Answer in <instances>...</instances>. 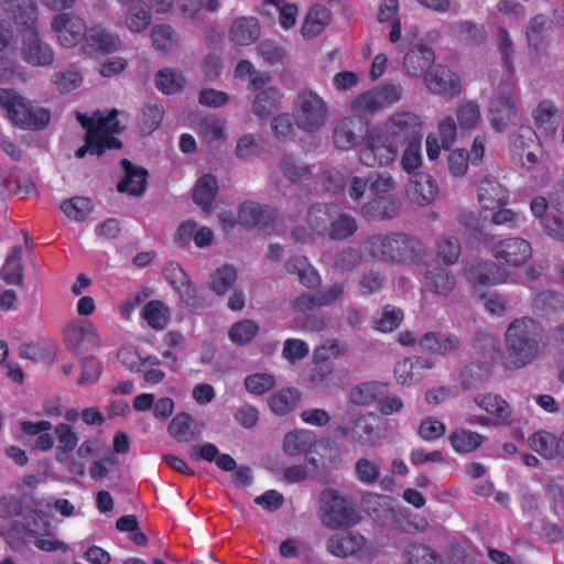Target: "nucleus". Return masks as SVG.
I'll return each instance as SVG.
<instances>
[{
    "label": "nucleus",
    "mask_w": 564,
    "mask_h": 564,
    "mask_svg": "<svg viewBox=\"0 0 564 564\" xmlns=\"http://www.w3.org/2000/svg\"><path fill=\"white\" fill-rule=\"evenodd\" d=\"M294 122L296 127L307 133H315L328 120V105L315 90L301 89L293 100Z\"/></svg>",
    "instance_id": "nucleus-7"
},
{
    "label": "nucleus",
    "mask_w": 564,
    "mask_h": 564,
    "mask_svg": "<svg viewBox=\"0 0 564 564\" xmlns=\"http://www.w3.org/2000/svg\"><path fill=\"white\" fill-rule=\"evenodd\" d=\"M286 269L289 273L296 274L300 282L308 289L317 288L322 282L317 270L305 257L290 259L286 263Z\"/></svg>",
    "instance_id": "nucleus-39"
},
{
    "label": "nucleus",
    "mask_w": 564,
    "mask_h": 564,
    "mask_svg": "<svg viewBox=\"0 0 564 564\" xmlns=\"http://www.w3.org/2000/svg\"><path fill=\"white\" fill-rule=\"evenodd\" d=\"M475 404L486 412L497 424L511 426L520 422L509 402L500 394L480 392L474 397Z\"/></svg>",
    "instance_id": "nucleus-18"
},
{
    "label": "nucleus",
    "mask_w": 564,
    "mask_h": 564,
    "mask_svg": "<svg viewBox=\"0 0 564 564\" xmlns=\"http://www.w3.org/2000/svg\"><path fill=\"white\" fill-rule=\"evenodd\" d=\"M155 84L159 90L163 94L170 95L175 94L183 88L185 78L182 73L175 69L163 68L158 73Z\"/></svg>",
    "instance_id": "nucleus-55"
},
{
    "label": "nucleus",
    "mask_w": 564,
    "mask_h": 564,
    "mask_svg": "<svg viewBox=\"0 0 564 564\" xmlns=\"http://www.w3.org/2000/svg\"><path fill=\"white\" fill-rule=\"evenodd\" d=\"M497 39V47L499 53L501 54L502 62L507 68L509 75H513L514 73V44L508 32V30L503 26H499L496 32Z\"/></svg>",
    "instance_id": "nucleus-56"
},
{
    "label": "nucleus",
    "mask_w": 564,
    "mask_h": 564,
    "mask_svg": "<svg viewBox=\"0 0 564 564\" xmlns=\"http://www.w3.org/2000/svg\"><path fill=\"white\" fill-rule=\"evenodd\" d=\"M421 141L412 140L408 142L402 152L401 166L410 175L416 173L415 171L422 165Z\"/></svg>",
    "instance_id": "nucleus-57"
},
{
    "label": "nucleus",
    "mask_w": 564,
    "mask_h": 564,
    "mask_svg": "<svg viewBox=\"0 0 564 564\" xmlns=\"http://www.w3.org/2000/svg\"><path fill=\"white\" fill-rule=\"evenodd\" d=\"M434 367V362L422 357H408L394 366V378L399 384L411 386L423 378V372Z\"/></svg>",
    "instance_id": "nucleus-26"
},
{
    "label": "nucleus",
    "mask_w": 564,
    "mask_h": 564,
    "mask_svg": "<svg viewBox=\"0 0 564 564\" xmlns=\"http://www.w3.org/2000/svg\"><path fill=\"white\" fill-rule=\"evenodd\" d=\"M360 119L348 117L339 120L333 132V142L339 150H349L358 144L359 135L357 131L361 130Z\"/></svg>",
    "instance_id": "nucleus-33"
},
{
    "label": "nucleus",
    "mask_w": 564,
    "mask_h": 564,
    "mask_svg": "<svg viewBox=\"0 0 564 564\" xmlns=\"http://www.w3.org/2000/svg\"><path fill=\"white\" fill-rule=\"evenodd\" d=\"M152 42L160 51H170L177 45L178 39L174 30L169 25H156L151 31Z\"/></svg>",
    "instance_id": "nucleus-61"
},
{
    "label": "nucleus",
    "mask_w": 564,
    "mask_h": 564,
    "mask_svg": "<svg viewBox=\"0 0 564 564\" xmlns=\"http://www.w3.org/2000/svg\"><path fill=\"white\" fill-rule=\"evenodd\" d=\"M0 8L21 33V58L31 66H50L54 62V52L37 34V7L33 1L0 0Z\"/></svg>",
    "instance_id": "nucleus-1"
},
{
    "label": "nucleus",
    "mask_w": 564,
    "mask_h": 564,
    "mask_svg": "<svg viewBox=\"0 0 564 564\" xmlns=\"http://www.w3.org/2000/svg\"><path fill=\"white\" fill-rule=\"evenodd\" d=\"M57 42L64 47H74L85 40L87 28L85 21L69 13L56 14L51 22Z\"/></svg>",
    "instance_id": "nucleus-16"
},
{
    "label": "nucleus",
    "mask_w": 564,
    "mask_h": 564,
    "mask_svg": "<svg viewBox=\"0 0 564 564\" xmlns=\"http://www.w3.org/2000/svg\"><path fill=\"white\" fill-rule=\"evenodd\" d=\"M335 205L315 204L310 207L306 215V226L293 229L292 237L299 242L313 241L315 237H326Z\"/></svg>",
    "instance_id": "nucleus-13"
},
{
    "label": "nucleus",
    "mask_w": 564,
    "mask_h": 564,
    "mask_svg": "<svg viewBox=\"0 0 564 564\" xmlns=\"http://www.w3.org/2000/svg\"><path fill=\"white\" fill-rule=\"evenodd\" d=\"M121 47V40L118 34L97 25L87 30L85 37V48L89 53L108 54L118 51Z\"/></svg>",
    "instance_id": "nucleus-27"
},
{
    "label": "nucleus",
    "mask_w": 564,
    "mask_h": 564,
    "mask_svg": "<svg viewBox=\"0 0 564 564\" xmlns=\"http://www.w3.org/2000/svg\"><path fill=\"white\" fill-rule=\"evenodd\" d=\"M529 447L546 460H564V443L560 434L539 430L528 437Z\"/></svg>",
    "instance_id": "nucleus-21"
},
{
    "label": "nucleus",
    "mask_w": 564,
    "mask_h": 564,
    "mask_svg": "<svg viewBox=\"0 0 564 564\" xmlns=\"http://www.w3.org/2000/svg\"><path fill=\"white\" fill-rule=\"evenodd\" d=\"M372 414H360L351 419L350 425H338L337 431L344 437H352L356 442L367 445H376L379 436L370 424L369 417Z\"/></svg>",
    "instance_id": "nucleus-28"
},
{
    "label": "nucleus",
    "mask_w": 564,
    "mask_h": 564,
    "mask_svg": "<svg viewBox=\"0 0 564 564\" xmlns=\"http://www.w3.org/2000/svg\"><path fill=\"white\" fill-rule=\"evenodd\" d=\"M332 21V12L324 6L316 4L308 11L301 28L305 39H313L321 34Z\"/></svg>",
    "instance_id": "nucleus-37"
},
{
    "label": "nucleus",
    "mask_w": 564,
    "mask_h": 564,
    "mask_svg": "<svg viewBox=\"0 0 564 564\" xmlns=\"http://www.w3.org/2000/svg\"><path fill=\"white\" fill-rule=\"evenodd\" d=\"M510 154L516 164L529 170L541 161L543 151L539 137L531 127L521 126L511 135Z\"/></svg>",
    "instance_id": "nucleus-11"
},
{
    "label": "nucleus",
    "mask_w": 564,
    "mask_h": 564,
    "mask_svg": "<svg viewBox=\"0 0 564 564\" xmlns=\"http://www.w3.org/2000/svg\"><path fill=\"white\" fill-rule=\"evenodd\" d=\"M1 278L9 284H20L23 279L22 249L13 247L1 269Z\"/></svg>",
    "instance_id": "nucleus-45"
},
{
    "label": "nucleus",
    "mask_w": 564,
    "mask_h": 564,
    "mask_svg": "<svg viewBox=\"0 0 564 564\" xmlns=\"http://www.w3.org/2000/svg\"><path fill=\"white\" fill-rule=\"evenodd\" d=\"M453 31L462 41L473 45L481 44L487 39L485 26L469 20L454 23Z\"/></svg>",
    "instance_id": "nucleus-46"
},
{
    "label": "nucleus",
    "mask_w": 564,
    "mask_h": 564,
    "mask_svg": "<svg viewBox=\"0 0 564 564\" xmlns=\"http://www.w3.org/2000/svg\"><path fill=\"white\" fill-rule=\"evenodd\" d=\"M533 119L535 126L544 131L547 137H553L556 133L560 118L552 101L543 100L539 102L533 112Z\"/></svg>",
    "instance_id": "nucleus-38"
},
{
    "label": "nucleus",
    "mask_w": 564,
    "mask_h": 564,
    "mask_svg": "<svg viewBox=\"0 0 564 564\" xmlns=\"http://www.w3.org/2000/svg\"><path fill=\"white\" fill-rule=\"evenodd\" d=\"M121 165L124 176L118 183V191L132 196H140L147 187L148 172L145 169L134 166L130 161L123 159Z\"/></svg>",
    "instance_id": "nucleus-32"
},
{
    "label": "nucleus",
    "mask_w": 564,
    "mask_h": 564,
    "mask_svg": "<svg viewBox=\"0 0 564 564\" xmlns=\"http://www.w3.org/2000/svg\"><path fill=\"white\" fill-rule=\"evenodd\" d=\"M427 89L435 95L453 98L460 93L459 78L443 65L432 67L424 76Z\"/></svg>",
    "instance_id": "nucleus-19"
},
{
    "label": "nucleus",
    "mask_w": 564,
    "mask_h": 564,
    "mask_svg": "<svg viewBox=\"0 0 564 564\" xmlns=\"http://www.w3.org/2000/svg\"><path fill=\"white\" fill-rule=\"evenodd\" d=\"M150 22L151 14L144 7L134 4L129 8L126 17V25L129 31L140 33L149 26Z\"/></svg>",
    "instance_id": "nucleus-60"
},
{
    "label": "nucleus",
    "mask_w": 564,
    "mask_h": 564,
    "mask_svg": "<svg viewBox=\"0 0 564 564\" xmlns=\"http://www.w3.org/2000/svg\"><path fill=\"white\" fill-rule=\"evenodd\" d=\"M0 107L13 124L24 130L43 129L51 119L46 109L33 105L13 89L0 88Z\"/></svg>",
    "instance_id": "nucleus-5"
},
{
    "label": "nucleus",
    "mask_w": 564,
    "mask_h": 564,
    "mask_svg": "<svg viewBox=\"0 0 564 564\" xmlns=\"http://www.w3.org/2000/svg\"><path fill=\"white\" fill-rule=\"evenodd\" d=\"M507 276V272L490 260L475 261L466 270V278L474 286L500 284Z\"/></svg>",
    "instance_id": "nucleus-22"
},
{
    "label": "nucleus",
    "mask_w": 564,
    "mask_h": 564,
    "mask_svg": "<svg viewBox=\"0 0 564 564\" xmlns=\"http://www.w3.org/2000/svg\"><path fill=\"white\" fill-rule=\"evenodd\" d=\"M543 325L528 316L513 319L505 332L502 365L508 370H519L536 360L542 354Z\"/></svg>",
    "instance_id": "nucleus-2"
},
{
    "label": "nucleus",
    "mask_w": 564,
    "mask_h": 564,
    "mask_svg": "<svg viewBox=\"0 0 564 564\" xmlns=\"http://www.w3.org/2000/svg\"><path fill=\"white\" fill-rule=\"evenodd\" d=\"M371 198L362 207L366 217L390 219L400 210L401 200L397 195V183L388 173L376 174L369 185Z\"/></svg>",
    "instance_id": "nucleus-6"
},
{
    "label": "nucleus",
    "mask_w": 564,
    "mask_h": 564,
    "mask_svg": "<svg viewBox=\"0 0 564 564\" xmlns=\"http://www.w3.org/2000/svg\"><path fill=\"white\" fill-rule=\"evenodd\" d=\"M381 110L398 102L403 95V87L400 84L388 83L372 89Z\"/></svg>",
    "instance_id": "nucleus-62"
},
{
    "label": "nucleus",
    "mask_w": 564,
    "mask_h": 564,
    "mask_svg": "<svg viewBox=\"0 0 564 564\" xmlns=\"http://www.w3.org/2000/svg\"><path fill=\"white\" fill-rule=\"evenodd\" d=\"M318 517L323 525L330 530L349 528L359 522V516L351 505L335 490L321 494Z\"/></svg>",
    "instance_id": "nucleus-8"
},
{
    "label": "nucleus",
    "mask_w": 564,
    "mask_h": 564,
    "mask_svg": "<svg viewBox=\"0 0 564 564\" xmlns=\"http://www.w3.org/2000/svg\"><path fill=\"white\" fill-rule=\"evenodd\" d=\"M357 229L356 218L335 206L326 237L330 240H345L351 237Z\"/></svg>",
    "instance_id": "nucleus-35"
},
{
    "label": "nucleus",
    "mask_w": 564,
    "mask_h": 564,
    "mask_svg": "<svg viewBox=\"0 0 564 564\" xmlns=\"http://www.w3.org/2000/svg\"><path fill=\"white\" fill-rule=\"evenodd\" d=\"M260 36V25L254 18L237 19L229 31L231 42L237 45H250Z\"/></svg>",
    "instance_id": "nucleus-36"
},
{
    "label": "nucleus",
    "mask_w": 564,
    "mask_h": 564,
    "mask_svg": "<svg viewBox=\"0 0 564 564\" xmlns=\"http://www.w3.org/2000/svg\"><path fill=\"white\" fill-rule=\"evenodd\" d=\"M196 130L198 135L207 143L220 141L226 138L224 122L216 117H205L200 119Z\"/></svg>",
    "instance_id": "nucleus-52"
},
{
    "label": "nucleus",
    "mask_w": 564,
    "mask_h": 564,
    "mask_svg": "<svg viewBox=\"0 0 564 564\" xmlns=\"http://www.w3.org/2000/svg\"><path fill=\"white\" fill-rule=\"evenodd\" d=\"M478 199L482 208L495 209L507 203L508 191L494 176H484L477 187Z\"/></svg>",
    "instance_id": "nucleus-29"
},
{
    "label": "nucleus",
    "mask_w": 564,
    "mask_h": 564,
    "mask_svg": "<svg viewBox=\"0 0 564 564\" xmlns=\"http://www.w3.org/2000/svg\"><path fill=\"white\" fill-rule=\"evenodd\" d=\"M449 443L458 454L475 452L485 441V436L466 429H456L449 434Z\"/></svg>",
    "instance_id": "nucleus-40"
},
{
    "label": "nucleus",
    "mask_w": 564,
    "mask_h": 564,
    "mask_svg": "<svg viewBox=\"0 0 564 564\" xmlns=\"http://www.w3.org/2000/svg\"><path fill=\"white\" fill-rule=\"evenodd\" d=\"M280 171L285 178L293 183L307 180L312 174L310 165L297 161L292 155H284L281 159Z\"/></svg>",
    "instance_id": "nucleus-54"
},
{
    "label": "nucleus",
    "mask_w": 564,
    "mask_h": 564,
    "mask_svg": "<svg viewBox=\"0 0 564 564\" xmlns=\"http://www.w3.org/2000/svg\"><path fill=\"white\" fill-rule=\"evenodd\" d=\"M163 274L186 305L193 306L196 304L197 290L180 264L175 262L167 263L163 268Z\"/></svg>",
    "instance_id": "nucleus-25"
},
{
    "label": "nucleus",
    "mask_w": 564,
    "mask_h": 564,
    "mask_svg": "<svg viewBox=\"0 0 564 564\" xmlns=\"http://www.w3.org/2000/svg\"><path fill=\"white\" fill-rule=\"evenodd\" d=\"M399 151V144L381 129L367 135L366 144L360 150L361 164L369 167L388 166L394 162Z\"/></svg>",
    "instance_id": "nucleus-9"
},
{
    "label": "nucleus",
    "mask_w": 564,
    "mask_h": 564,
    "mask_svg": "<svg viewBox=\"0 0 564 564\" xmlns=\"http://www.w3.org/2000/svg\"><path fill=\"white\" fill-rule=\"evenodd\" d=\"M405 194L410 202L426 206L437 197L438 185L429 173L417 172L409 177Z\"/></svg>",
    "instance_id": "nucleus-20"
},
{
    "label": "nucleus",
    "mask_w": 564,
    "mask_h": 564,
    "mask_svg": "<svg viewBox=\"0 0 564 564\" xmlns=\"http://www.w3.org/2000/svg\"><path fill=\"white\" fill-rule=\"evenodd\" d=\"M40 521L44 522L42 516L36 511H32L24 517L23 522H14L12 525V531H14L18 535H23L24 538L35 539L34 545L41 551L67 552L68 546L61 540H57L51 535L37 538L39 531L41 529Z\"/></svg>",
    "instance_id": "nucleus-15"
},
{
    "label": "nucleus",
    "mask_w": 564,
    "mask_h": 564,
    "mask_svg": "<svg viewBox=\"0 0 564 564\" xmlns=\"http://www.w3.org/2000/svg\"><path fill=\"white\" fill-rule=\"evenodd\" d=\"M492 256L506 265L518 268L525 264L531 258L532 247L523 238H507L492 246Z\"/></svg>",
    "instance_id": "nucleus-17"
},
{
    "label": "nucleus",
    "mask_w": 564,
    "mask_h": 564,
    "mask_svg": "<svg viewBox=\"0 0 564 564\" xmlns=\"http://www.w3.org/2000/svg\"><path fill=\"white\" fill-rule=\"evenodd\" d=\"M457 124L460 131H470L481 119L480 107L475 101H466L456 109Z\"/></svg>",
    "instance_id": "nucleus-50"
},
{
    "label": "nucleus",
    "mask_w": 564,
    "mask_h": 564,
    "mask_svg": "<svg viewBox=\"0 0 564 564\" xmlns=\"http://www.w3.org/2000/svg\"><path fill=\"white\" fill-rule=\"evenodd\" d=\"M117 110H112L108 116L101 112L94 113L93 117L79 115L78 120L86 129V144L76 151V156L82 159L87 152L100 155L106 149H119L120 141L116 138L121 132L117 120Z\"/></svg>",
    "instance_id": "nucleus-4"
},
{
    "label": "nucleus",
    "mask_w": 564,
    "mask_h": 564,
    "mask_svg": "<svg viewBox=\"0 0 564 564\" xmlns=\"http://www.w3.org/2000/svg\"><path fill=\"white\" fill-rule=\"evenodd\" d=\"M236 280V270L230 265H223L210 274L208 285L216 294L223 295L235 284Z\"/></svg>",
    "instance_id": "nucleus-51"
},
{
    "label": "nucleus",
    "mask_w": 564,
    "mask_h": 564,
    "mask_svg": "<svg viewBox=\"0 0 564 564\" xmlns=\"http://www.w3.org/2000/svg\"><path fill=\"white\" fill-rule=\"evenodd\" d=\"M218 192V182L215 176L205 174L197 180L193 192L194 202L203 209H208Z\"/></svg>",
    "instance_id": "nucleus-42"
},
{
    "label": "nucleus",
    "mask_w": 564,
    "mask_h": 564,
    "mask_svg": "<svg viewBox=\"0 0 564 564\" xmlns=\"http://www.w3.org/2000/svg\"><path fill=\"white\" fill-rule=\"evenodd\" d=\"M403 321V312L395 306L387 305L377 317L373 318V328L381 333L393 332Z\"/></svg>",
    "instance_id": "nucleus-53"
},
{
    "label": "nucleus",
    "mask_w": 564,
    "mask_h": 564,
    "mask_svg": "<svg viewBox=\"0 0 564 564\" xmlns=\"http://www.w3.org/2000/svg\"><path fill=\"white\" fill-rule=\"evenodd\" d=\"M406 564H437L436 554L427 546L411 544L404 552Z\"/></svg>",
    "instance_id": "nucleus-64"
},
{
    "label": "nucleus",
    "mask_w": 564,
    "mask_h": 564,
    "mask_svg": "<svg viewBox=\"0 0 564 564\" xmlns=\"http://www.w3.org/2000/svg\"><path fill=\"white\" fill-rule=\"evenodd\" d=\"M314 443V436L310 431L290 432L284 437L283 448L288 455L296 456L307 451Z\"/></svg>",
    "instance_id": "nucleus-49"
},
{
    "label": "nucleus",
    "mask_w": 564,
    "mask_h": 564,
    "mask_svg": "<svg viewBox=\"0 0 564 564\" xmlns=\"http://www.w3.org/2000/svg\"><path fill=\"white\" fill-rule=\"evenodd\" d=\"M259 330V326L251 319H242L235 323L228 333L230 340L237 345H245L252 340Z\"/></svg>",
    "instance_id": "nucleus-58"
},
{
    "label": "nucleus",
    "mask_w": 564,
    "mask_h": 564,
    "mask_svg": "<svg viewBox=\"0 0 564 564\" xmlns=\"http://www.w3.org/2000/svg\"><path fill=\"white\" fill-rule=\"evenodd\" d=\"M546 25L547 19L543 14L534 15L528 23L525 31L527 45L534 54H542L547 47Z\"/></svg>",
    "instance_id": "nucleus-34"
},
{
    "label": "nucleus",
    "mask_w": 564,
    "mask_h": 564,
    "mask_svg": "<svg viewBox=\"0 0 564 564\" xmlns=\"http://www.w3.org/2000/svg\"><path fill=\"white\" fill-rule=\"evenodd\" d=\"M367 540L358 532L336 533L326 541V550L334 556L345 558L359 554L366 547Z\"/></svg>",
    "instance_id": "nucleus-23"
},
{
    "label": "nucleus",
    "mask_w": 564,
    "mask_h": 564,
    "mask_svg": "<svg viewBox=\"0 0 564 564\" xmlns=\"http://www.w3.org/2000/svg\"><path fill=\"white\" fill-rule=\"evenodd\" d=\"M434 54L426 46L411 48L404 56V69L408 75L420 76L433 62Z\"/></svg>",
    "instance_id": "nucleus-41"
},
{
    "label": "nucleus",
    "mask_w": 564,
    "mask_h": 564,
    "mask_svg": "<svg viewBox=\"0 0 564 564\" xmlns=\"http://www.w3.org/2000/svg\"><path fill=\"white\" fill-rule=\"evenodd\" d=\"M382 130L398 144L422 140L424 121L413 111L393 112L383 123Z\"/></svg>",
    "instance_id": "nucleus-12"
},
{
    "label": "nucleus",
    "mask_w": 564,
    "mask_h": 564,
    "mask_svg": "<svg viewBox=\"0 0 564 564\" xmlns=\"http://www.w3.org/2000/svg\"><path fill=\"white\" fill-rule=\"evenodd\" d=\"M355 471L357 479L365 485L375 484L380 476L379 465L367 457H361L356 462Z\"/></svg>",
    "instance_id": "nucleus-63"
},
{
    "label": "nucleus",
    "mask_w": 564,
    "mask_h": 564,
    "mask_svg": "<svg viewBox=\"0 0 564 564\" xmlns=\"http://www.w3.org/2000/svg\"><path fill=\"white\" fill-rule=\"evenodd\" d=\"M283 96L282 90L278 87L261 89L257 93L252 101V113L260 120L268 119L274 111L279 110Z\"/></svg>",
    "instance_id": "nucleus-31"
},
{
    "label": "nucleus",
    "mask_w": 564,
    "mask_h": 564,
    "mask_svg": "<svg viewBox=\"0 0 564 564\" xmlns=\"http://www.w3.org/2000/svg\"><path fill=\"white\" fill-rule=\"evenodd\" d=\"M364 252L384 263H417L426 256L424 243L405 234L373 235L361 243Z\"/></svg>",
    "instance_id": "nucleus-3"
},
{
    "label": "nucleus",
    "mask_w": 564,
    "mask_h": 564,
    "mask_svg": "<svg viewBox=\"0 0 564 564\" xmlns=\"http://www.w3.org/2000/svg\"><path fill=\"white\" fill-rule=\"evenodd\" d=\"M142 316L154 329H163L170 321L169 307L161 301H150L142 310Z\"/></svg>",
    "instance_id": "nucleus-48"
},
{
    "label": "nucleus",
    "mask_w": 564,
    "mask_h": 564,
    "mask_svg": "<svg viewBox=\"0 0 564 564\" xmlns=\"http://www.w3.org/2000/svg\"><path fill=\"white\" fill-rule=\"evenodd\" d=\"M93 203L86 197H74L61 205L63 213L70 219L82 221L93 210Z\"/></svg>",
    "instance_id": "nucleus-59"
},
{
    "label": "nucleus",
    "mask_w": 564,
    "mask_h": 564,
    "mask_svg": "<svg viewBox=\"0 0 564 564\" xmlns=\"http://www.w3.org/2000/svg\"><path fill=\"white\" fill-rule=\"evenodd\" d=\"M301 393L295 388L276 391L269 399V406L275 414L284 415L292 411L300 402Z\"/></svg>",
    "instance_id": "nucleus-44"
},
{
    "label": "nucleus",
    "mask_w": 564,
    "mask_h": 564,
    "mask_svg": "<svg viewBox=\"0 0 564 564\" xmlns=\"http://www.w3.org/2000/svg\"><path fill=\"white\" fill-rule=\"evenodd\" d=\"M275 218V213L272 208L253 203H243L238 213V223L243 227H267Z\"/></svg>",
    "instance_id": "nucleus-30"
},
{
    "label": "nucleus",
    "mask_w": 564,
    "mask_h": 564,
    "mask_svg": "<svg viewBox=\"0 0 564 564\" xmlns=\"http://www.w3.org/2000/svg\"><path fill=\"white\" fill-rule=\"evenodd\" d=\"M456 286L454 273L442 267L427 269L423 273L422 290L441 297H447Z\"/></svg>",
    "instance_id": "nucleus-24"
},
{
    "label": "nucleus",
    "mask_w": 564,
    "mask_h": 564,
    "mask_svg": "<svg viewBox=\"0 0 564 564\" xmlns=\"http://www.w3.org/2000/svg\"><path fill=\"white\" fill-rule=\"evenodd\" d=\"M488 118L491 128L497 132H505L520 119L518 108V89L510 88L498 91L488 107Z\"/></svg>",
    "instance_id": "nucleus-10"
},
{
    "label": "nucleus",
    "mask_w": 564,
    "mask_h": 564,
    "mask_svg": "<svg viewBox=\"0 0 564 564\" xmlns=\"http://www.w3.org/2000/svg\"><path fill=\"white\" fill-rule=\"evenodd\" d=\"M55 435L58 442L56 457L59 462H64L65 455L77 447L78 436L74 427L65 423L55 426Z\"/></svg>",
    "instance_id": "nucleus-47"
},
{
    "label": "nucleus",
    "mask_w": 564,
    "mask_h": 564,
    "mask_svg": "<svg viewBox=\"0 0 564 564\" xmlns=\"http://www.w3.org/2000/svg\"><path fill=\"white\" fill-rule=\"evenodd\" d=\"M64 339L75 354H83L101 346L100 335L89 321L68 323L64 328Z\"/></svg>",
    "instance_id": "nucleus-14"
},
{
    "label": "nucleus",
    "mask_w": 564,
    "mask_h": 564,
    "mask_svg": "<svg viewBox=\"0 0 564 564\" xmlns=\"http://www.w3.org/2000/svg\"><path fill=\"white\" fill-rule=\"evenodd\" d=\"M462 253L460 241L453 235L442 236L435 246L436 258L445 265L455 264Z\"/></svg>",
    "instance_id": "nucleus-43"
}]
</instances>
